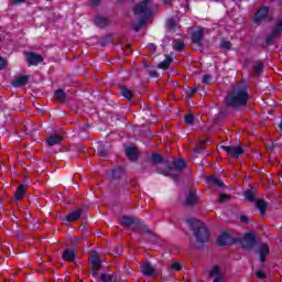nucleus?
I'll return each mask as SVG.
<instances>
[{"mask_svg":"<svg viewBox=\"0 0 282 282\" xmlns=\"http://www.w3.org/2000/svg\"><path fill=\"white\" fill-rule=\"evenodd\" d=\"M151 1L153 0H140V2L133 8L134 14L142 15V19L139 21V23L133 24L135 32H138L140 28L147 24L149 19L153 17V11H151Z\"/></svg>","mask_w":282,"mask_h":282,"instance_id":"f257e3e1","label":"nucleus"},{"mask_svg":"<svg viewBox=\"0 0 282 282\" xmlns=\"http://www.w3.org/2000/svg\"><path fill=\"white\" fill-rule=\"evenodd\" d=\"M226 101L230 107H241L248 102V91L246 88H234Z\"/></svg>","mask_w":282,"mask_h":282,"instance_id":"f03ea898","label":"nucleus"},{"mask_svg":"<svg viewBox=\"0 0 282 282\" xmlns=\"http://www.w3.org/2000/svg\"><path fill=\"white\" fill-rule=\"evenodd\" d=\"M195 226L196 228L194 229V235L196 237V240L198 241V243H206L208 239H210V232H208L206 225H204V223L199 220H196Z\"/></svg>","mask_w":282,"mask_h":282,"instance_id":"7ed1b4c3","label":"nucleus"},{"mask_svg":"<svg viewBox=\"0 0 282 282\" xmlns=\"http://www.w3.org/2000/svg\"><path fill=\"white\" fill-rule=\"evenodd\" d=\"M184 166H186V163L184 162V160H175L173 162V167H170L169 171L165 173V175H169L173 180H177V177H180V174L177 173L178 171H182Z\"/></svg>","mask_w":282,"mask_h":282,"instance_id":"20e7f679","label":"nucleus"},{"mask_svg":"<svg viewBox=\"0 0 282 282\" xmlns=\"http://www.w3.org/2000/svg\"><path fill=\"white\" fill-rule=\"evenodd\" d=\"M221 150L226 151L229 158H239V155L243 154V148L239 145H231V147L223 145Z\"/></svg>","mask_w":282,"mask_h":282,"instance_id":"39448f33","label":"nucleus"},{"mask_svg":"<svg viewBox=\"0 0 282 282\" xmlns=\"http://www.w3.org/2000/svg\"><path fill=\"white\" fill-rule=\"evenodd\" d=\"M89 261L93 265V276H98V272L100 270V259L98 258V252H90Z\"/></svg>","mask_w":282,"mask_h":282,"instance_id":"423d86ee","label":"nucleus"},{"mask_svg":"<svg viewBox=\"0 0 282 282\" xmlns=\"http://www.w3.org/2000/svg\"><path fill=\"white\" fill-rule=\"evenodd\" d=\"M240 243H241L242 248H247V249L252 248L257 243L254 234L250 232V234L245 235V237L241 239Z\"/></svg>","mask_w":282,"mask_h":282,"instance_id":"0eeeda50","label":"nucleus"},{"mask_svg":"<svg viewBox=\"0 0 282 282\" xmlns=\"http://www.w3.org/2000/svg\"><path fill=\"white\" fill-rule=\"evenodd\" d=\"M209 276L214 278V282H221L224 281V271L216 265L209 271Z\"/></svg>","mask_w":282,"mask_h":282,"instance_id":"6e6552de","label":"nucleus"},{"mask_svg":"<svg viewBox=\"0 0 282 282\" xmlns=\"http://www.w3.org/2000/svg\"><path fill=\"white\" fill-rule=\"evenodd\" d=\"M25 58L29 65H39V63H43V56L35 53L26 54Z\"/></svg>","mask_w":282,"mask_h":282,"instance_id":"1a4fd4ad","label":"nucleus"},{"mask_svg":"<svg viewBox=\"0 0 282 282\" xmlns=\"http://www.w3.org/2000/svg\"><path fill=\"white\" fill-rule=\"evenodd\" d=\"M269 12H270V9H268V7L260 8L253 18V23H259V21L265 19Z\"/></svg>","mask_w":282,"mask_h":282,"instance_id":"9d476101","label":"nucleus"},{"mask_svg":"<svg viewBox=\"0 0 282 282\" xmlns=\"http://www.w3.org/2000/svg\"><path fill=\"white\" fill-rule=\"evenodd\" d=\"M205 32H206V30L202 29V28L194 31L192 34L193 43H195L198 46L202 45V39H203Z\"/></svg>","mask_w":282,"mask_h":282,"instance_id":"9b49d317","label":"nucleus"},{"mask_svg":"<svg viewBox=\"0 0 282 282\" xmlns=\"http://www.w3.org/2000/svg\"><path fill=\"white\" fill-rule=\"evenodd\" d=\"M141 272L145 274V276H153L155 274V268H153L151 263L145 262L141 265Z\"/></svg>","mask_w":282,"mask_h":282,"instance_id":"f8f14e48","label":"nucleus"},{"mask_svg":"<svg viewBox=\"0 0 282 282\" xmlns=\"http://www.w3.org/2000/svg\"><path fill=\"white\" fill-rule=\"evenodd\" d=\"M217 243L219 246H230L232 243V237L228 234H221L217 239Z\"/></svg>","mask_w":282,"mask_h":282,"instance_id":"ddd939ff","label":"nucleus"},{"mask_svg":"<svg viewBox=\"0 0 282 282\" xmlns=\"http://www.w3.org/2000/svg\"><path fill=\"white\" fill-rule=\"evenodd\" d=\"M62 140L63 134H52L46 140V143L48 144V147H55V144H61Z\"/></svg>","mask_w":282,"mask_h":282,"instance_id":"4468645a","label":"nucleus"},{"mask_svg":"<svg viewBox=\"0 0 282 282\" xmlns=\"http://www.w3.org/2000/svg\"><path fill=\"white\" fill-rule=\"evenodd\" d=\"M262 263H265V257L270 253V247L268 245H261L258 249Z\"/></svg>","mask_w":282,"mask_h":282,"instance_id":"2eb2a0df","label":"nucleus"},{"mask_svg":"<svg viewBox=\"0 0 282 282\" xmlns=\"http://www.w3.org/2000/svg\"><path fill=\"white\" fill-rule=\"evenodd\" d=\"M54 100L56 102H61L63 105L65 100H67V97L65 96V91L63 89H58L54 93Z\"/></svg>","mask_w":282,"mask_h":282,"instance_id":"dca6fc26","label":"nucleus"},{"mask_svg":"<svg viewBox=\"0 0 282 282\" xmlns=\"http://www.w3.org/2000/svg\"><path fill=\"white\" fill-rule=\"evenodd\" d=\"M28 76L22 75L12 82L13 87H23L28 84Z\"/></svg>","mask_w":282,"mask_h":282,"instance_id":"f3484780","label":"nucleus"},{"mask_svg":"<svg viewBox=\"0 0 282 282\" xmlns=\"http://www.w3.org/2000/svg\"><path fill=\"white\" fill-rule=\"evenodd\" d=\"M126 155L129 158V160L135 162V160H138V150L134 148H127Z\"/></svg>","mask_w":282,"mask_h":282,"instance_id":"a211bd4d","label":"nucleus"},{"mask_svg":"<svg viewBox=\"0 0 282 282\" xmlns=\"http://www.w3.org/2000/svg\"><path fill=\"white\" fill-rule=\"evenodd\" d=\"M82 215L83 209H77L76 212H73L68 216H66V221H77V219H80Z\"/></svg>","mask_w":282,"mask_h":282,"instance_id":"6ab92c4d","label":"nucleus"},{"mask_svg":"<svg viewBox=\"0 0 282 282\" xmlns=\"http://www.w3.org/2000/svg\"><path fill=\"white\" fill-rule=\"evenodd\" d=\"M76 259V251L67 249L63 253V260L64 261H74Z\"/></svg>","mask_w":282,"mask_h":282,"instance_id":"aec40b11","label":"nucleus"},{"mask_svg":"<svg viewBox=\"0 0 282 282\" xmlns=\"http://www.w3.org/2000/svg\"><path fill=\"white\" fill-rule=\"evenodd\" d=\"M195 202H197V195L195 194V191L189 189V194L185 200V204L187 206H193V204H195Z\"/></svg>","mask_w":282,"mask_h":282,"instance_id":"412c9836","label":"nucleus"},{"mask_svg":"<svg viewBox=\"0 0 282 282\" xmlns=\"http://www.w3.org/2000/svg\"><path fill=\"white\" fill-rule=\"evenodd\" d=\"M171 63H173V57L166 56L165 59L159 64V68L169 69V67H171Z\"/></svg>","mask_w":282,"mask_h":282,"instance_id":"4be33fe9","label":"nucleus"},{"mask_svg":"<svg viewBox=\"0 0 282 282\" xmlns=\"http://www.w3.org/2000/svg\"><path fill=\"white\" fill-rule=\"evenodd\" d=\"M28 186L25 185H21L20 187L17 188L14 197L15 199H23V197H25V188Z\"/></svg>","mask_w":282,"mask_h":282,"instance_id":"5701e85b","label":"nucleus"},{"mask_svg":"<svg viewBox=\"0 0 282 282\" xmlns=\"http://www.w3.org/2000/svg\"><path fill=\"white\" fill-rule=\"evenodd\" d=\"M120 91L124 98H128V100H131V98L133 97V93L127 87H121Z\"/></svg>","mask_w":282,"mask_h":282,"instance_id":"b1692460","label":"nucleus"},{"mask_svg":"<svg viewBox=\"0 0 282 282\" xmlns=\"http://www.w3.org/2000/svg\"><path fill=\"white\" fill-rule=\"evenodd\" d=\"M173 50H175V52H182V50H184V42L175 40L173 44Z\"/></svg>","mask_w":282,"mask_h":282,"instance_id":"393cba45","label":"nucleus"},{"mask_svg":"<svg viewBox=\"0 0 282 282\" xmlns=\"http://www.w3.org/2000/svg\"><path fill=\"white\" fill-rule=\"evenodd\" d=\"M256 206L260 210L261 215H263V213H265V208H268V205L263 200H258Z\"/></svg>","mask_w":282,"mask_h":282,"instance_id":"a878e982","label":"nucleus"},{"mask_svg":"<svg viewBox=\"0 0 282 282\" xmlns=\"http://www.w3.org/2000/svg\"><path fill=\"white\" fill-rule=\"evenodd\" d=\"M95 23L96 25H98L99 28H105V25H107V19L106 18H96L95 19Z\"/></svg>","mask_w":282,"mask_h":282,"instance_id":"bb28decb","label":"nucleus"},{"mask_svg":"<svg viewBox=\"0 0 282 282\" xmlns=\"http://www.w3.org/2000/svg\"><path fill=\"white\" fill-rule=\"evenodd\" d=\"M121 224H122V226H131L133 224V218H131L129 216H123L121 218Z\"/></svg>","mask_w":282,"mask_h":282,"instance_id":"cd10ccee","label":"nucleus"},{"mask_svg":"<svg viewBox=\"0 0 282 282\" xmlns=\"http://www.w3.org/2000/svg\"><path fill=\"white\" fill-rule=\"evenodd\" d=\"M281 32H282V21H279L275 28L273 29V36H279Z\"/></svg>","mask_w":282,"mask_h":282,"instance_id":"c85d7f7f","label":"nucleus"},{"mask_svg":"<svg viewBox=\"0 0 282 282\" xmlns=\"http://www.w3.org/2000/svg\"><path fill=\"white\" fill-rule=\"evenodd\" d=\"M208 182H210V184H215V186H224V182L219 181L215 176H209Z\"/></svg>","mask_w":282,"mask_h":282,"instance_id":"c756f323","label":"nucleus"},{"mask_svg":"<svg viewBox=\"0 0 282 282\" xmlns=\"http://www.w3.org/2000/svg\"><path fill=\"white\" fill-rule=\"evenodd\" d=\"M101 281L102 282H113L116 279H113V275L104 273L101 274Z\"/></svg>","mask_w":282,"mask_h":282,"instance_id":"7c9ffc66","label":"nucleus"},{"mask_svg":"<svg viewBox=\"0 0 282 282\" xmlns=\"http://www.w3.org/2000/svg\"><path fill=\"white\" fill-rule=\"evenodd\" d=\"M245 197L248 199V202H253L254 200V192L251 189L245 192Z\"/></svg>","mask_w":282,"mask_h":282,"instance_id":"2f4dec72","label":"nucleus"},{"mask_svg":"<svg viewBox=\"0 0 282 282\" xmlns=\"http://www.w3.org/2000/svg\"><path fill=\"white\" fill-rule=\"evenodd\" d=\"M171 270L173 272H180V270H182V262H173L171 264Z\"/></svg>","mask_w":282,"mask_h":282,"instance_id":"473e14b6","label":"nucleus"},{"mask_svg":"<svg viewBox=\"0 0 282 282\" xmlns=\"http://www.w3.org/2000/svg\"><path fill=\"white\" fill-rule=\"evenodd\" d=\"M254 73L259 74L260 72H263V63L258 62L254 66H253Z\"/></svg>","mask_w":282,"mask_h":282,"instance_id":"72a5a7b5","label":"nucleus"},{"mask_svg":"<svg viewBox=\"0 0 282 282\" xmlns=\"http://www.w3.org/2000/svg\"><path fill=\"white\" fill-rule=\"evenodd\" d=\"M152 162L154 164H160V162H162V155H160V154H152Z\"/></svg>","mask_w":282,"mask_h":282,"instance_id":"f704fd0d","label":"nucleus"},{"mask_svg":"<svg viewBox=\"0 0 282 282\" xmlns=\"http://www.w3.org/2000/svg\"><path fill=\"white\" fill-rule=\"evenodd\" d=\"M203 83H205V85H212V83H213V76H210V75H204V77H203Z\"/></svg>","mask_w":282,"mask_h":282,"instance_id":"c9c22d12","label":"nucleus"},{"mask_svg":"<svg viewBox=\"0 0 282 282\" xmlns=\"http://www.w3.org/2000/svg\"><path fill=\"white\" fill-rule=\"evenodd\" d=\"M220 47L223 50H230V47H232V44L228 41H224V42H221Z\"/></svg>","mask_w":282,"mask_h":282,"instance_id":"e433bc0d","label":"nucleus"},{"mask_svg":"<svg viewBox=\"0 0 282 282\" xmlns=\"http://www.w3.org/2000/svg\"><path fill=\"white\" fill-rule=\"evenodd\" d=\"M185 122L186 124H193V122H195V117L193 115H187L185 117Z\"/></svg>","mask_w":282,"mask_h":282,"instance_id":"4c0bfd02","label":"nucleus"},{"mask_svg":"<svg viewBox=\"0 0 282 282\" xmlns=\"http://www.w3.org/2000/svg\"><path fill=\"white\" fill-rule=\"evenodd\" d=\"M228 199H230V195H227V194L219 195V202H228Z\"/></svg>","mask_w":282,"mask_h":282,"instance_id":"58836bf2","label":"nucleus"},{"mask_svg":"<svg viewBox=\"0 0 282 282\" xmlns=\"http://www.w3.org/2000/svg\"><path fill=\"white\" fill-rule=\"evenodd\" d=\"M187 98H192L194 94H197V88H192L186 91Z\"/></svg>","mask_w":282,"mask_h":282,"instance_id":"ea45409f","label":"nucleus"},{"mask_svg":"<svg viewBox=\"0 0 282 282\" xmlns=\"http://www.w3.org/2000/svg\"><path fill=\"white\" fill-rule=\"evenodd\" d=\"M256 276L258 279H265V273H263V270H259L257 271Z\"/></svg>","mask_w":282,"mask_h":282,"instance_id":"a19ab883","label":"nucleus"},{"mask_svg":"<svg viewBox=\"0 0 282 282\" xmlns=\"http://www.w3.org/2000/svg\"><path fill=\"white\" fill-rule=\"evenodd\" d=\"M8 65V62L6 59L0 57V69H4V67Z\"/></svg>","mask_w":282,"mask_h":282,"instance_id":"79ce46f5","label":"nucleus"},{"mask_svg":"<svg viewBox=\"0 0 282 282\" xmlns=\"http://www.w3.org/2000/svg\"><path fill=\"white\" fill-rule=\"evenodd\" d=\"M107 156V151L105 150H99V158H106Z\"/></svg>","mask_w":282,"mask_h":282,"instance_id":"37998d69","label":"nucleus"},{"mask_svg":"<svg viewBox=\"0 0 282 282\" xmlns=\"http://www.w3.org/2000/svg\"><path fill=\"white\" fill-rule=\"evenodd\" d=\"M240 221H242V224H248V216H240Z\"/></svg>","mask_w":282,"mask_h":282,"instance_id":"c03bdc74","label":"nucleus"},{"mask_svg":"<svg viewBox=\"0 0 282 282\" xmlns=\"http://www.w3.org/2000/svg\"><path fill=\"white\" fill-rule=\"evenodd\" d=\"M149 50H151V52H155L156 50L155 44H149Z\"/></svg>","mask_w":282,"mask_h":282,"instance_id":"a18cd8bd","label":"nucleus"},{"mask_svg":"<svg viewBox=\"0 0 282 282\" xmlns=\"http://www.w3.org/2000/svg\"><path fill=\"white\" fill-rule=\"evenodd\" d=\"M12 3H14V4L25 3V0H12Z\"/></svg>","mask_w":282,"mask_h":282,"instance_id":"49530a36","label":"nucleus"},{"mask_svg":"<svg viewBox=\"0 0 282 282\" xmlns=\"http://www.w3.org/2000/svg\"><path fill=\"white\" fill-rule=\"evenodd\" d=\"M98 3H100V0H93V1H91V4H93V6H98Z\"/></svg>","mask_w":282,"mask_h":282,"instance_id":"de8ad7c7","label":"nucleus"},{"mask_svg":"<svg viewBox=\"0 0 282 282\" xmlns=\"http://www.w3.org/2000/svg\"><path fill=\"white\" fill-rule=\"evenodd\" d=\"M122 253V248L121 247H119L118 248V252H117V254H121Z\"/></svg>","mask_w":282,"mask_h":282,"instance_id":"09e8293b","label":"nucleus"},{"mask_svg":"<svg viewBox=\"0 0 282 282\" xmlns=\"http://www.w3.org/2000/svg\"><path fill=\"white\" fill-rule=\"evenodd\" d=\"M171 23H172L171 21H167V24H169V25H171Z\"/></svg>","mask_w":282,"mask_h":282,"instance_id":"8fccbe9b","label":"nucleus"},{"mask_svg":"<svg viewBox=\"0 0 282 282\" xmlns=\"http://www.w3.org/2000/svg\"><path fill=\"white\" fill-rule=\"evenodd\" d=\"M113 175H116V171L113 172Z\"/></svg>","mask_w":282,"mask_h":282,"instance_id":"3c124183","label":"nucleus"}]
</instances>
